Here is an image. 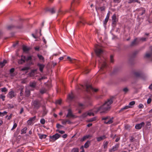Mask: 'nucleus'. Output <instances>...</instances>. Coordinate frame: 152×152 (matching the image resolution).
Wrapping results in <instances>:
<instances>
[{
  "mask_svg": "<svg viewBox=\"0 0 152 152\" xmlns=\"http://www.w3.org/2000/svg\"><path fill=\"white\" fill-rule=\"evenodd\" d=\"M146 126H149V128H150V126H151V124L150 122L148 121L146 123Z\"/></svg>",
  "mask_w": 152,
  "mask_h": 152,
  "instance_id": "62",
  "label": "nucleus"
},
{
  "mask_svg": "<svg viewBox=\"0 0 152 152\" xmlns=\"http://www.w3.org/2000/svg\"><path fill=\"white\" fill-rule=\"evenodd\" d=\"M99 9L101 11H102L105 10V7L104 6H102L100 7Z\"/></svg>",
  "mask_w": 152,
  "mask_h": 152,
  "instance_id": "51",
  "label": "nucleus"
},
{
  "mask_svg": "<svg viewBox=\"0 0 152 152\" xmlns=\"http://www.w3.org/2000/svg\"><path fill=\"white\" fill-rule=\"evenodd\" d=\"M36 86V83L35 82H30V86L32 88H34Z\"/></svg>",
  "mask_w": 152,
  "mask_h": 152,
  "instance_id": "31",
  "label": "nucleus"
},
{
  "mask_svg": "<svg viewBox=\"0 0 152 152\" xmlns=\"http://www.w3.org/2000/svg\"><path fill=\"white\" fill-rule=\"evenodd\" d=\"M36 118V116H34L32 118H31L29 119L28 120H30L31 122H33L35 120Z\"/></svg>",
  "mask_w": 152,
  "mask_h": 152,
  "instance_id": "59",
  "label": "nucleus"
},
{
  "mask_svg": "<svg viewBox=\"0 0 152 152\" xmlns=\"http://www.w3.org/2000/svg\"><path fill=\"white\" fill-rule=\"evenodd\" d=\"M38 136L39 138L40 139H42L43 138L45 139L47 137L46 135L41 134H38Z\"/></svg>",
  "mask_w": 152,
  "mask_h": 152,
  "instance_id": "27",
  "label": "nucleus"
},
{
  "mask_svg": "<svg viewBox=\"0 0 152 152\" xmlns=\"http://www.w3.org/2000/svg\"><path fill=\"white\" fill-rule=\"evenodd\" d=\"M79 107L80 108L84 109L86 107V106L82 104L79 103Z\"/></svg>",
  "mask_w": 152,
  "mask_h": 152,
  "instance_id": "35",
  "label": "nucleus"
},
{
  "mask_svg": "<svg viewBox=\"0 0 152 152\" xmlns=\"http://www.w3.org/2000/svg\"><path fill=\"white\" fill-rule=\"evenodd\" d=\"M96 118L94 117L93 118H90L89 119H88V121L89 122H92V121H96Z\"/></svg>",
  "mask_w": 152,
  "mask_h": 152,
  "instance_id": "41",
  "label": "nucleus"
},
{
  "mask_svg": "<svg viewBox=\"0 0 152 152\" xmlns=\"http://www.w3.org/2000/svg\"><path fill=\"white\" fill-rule=\"evenodd\" d=\"M67 59H68L72 63H75L77 61L75 59H72L69 56L67 57Z\"/></svg>",
  "mask_w": 152,
  "mask_h": 152,
  "instance_id": "24",
  "label": "nucleus"
},
{
  "mask_svg": "<svg viewBox=\"0 0 152 152\" xmlns=\"http://www.w3.org/2000/svg\"><path fill=\"white\" fill-rule=\"evenodd\" d=\"M5 96L4 95L2 94L0 95V98L3 101L5 100Z\"/></svg>",
  "mask_w": 152,
  "mask_h": 152,
  "instance_id": "47",
  "label": "nucleus"
},
{
  "mask_svg": "<svg viewBox=\"0 0 152 152\" xmlns=\"http://www.w3.org/2000/svg\"><path fill=\"white\" fill-rule=\"evenodd\" d=\"M75 115L72 113V110L70 109L68 110V113L66 116V117L70 118H74L75 117Z\"/></svg>",
  "mask_w": 152,
  "mask_h": 152,
  "instance_id": "5",
  "label": "nucleus"
},
{
  "mask_svg": "<svg viewBox=\"0 0 152 152\" xmlns=\"http://www.w3.org/2000/svg\"><path fill=\"white\" fill-rule=\"evenodd\" d=\"M41 101L38 99H36L32 101L31 105L34 109L38 110L41 106Z\"/></svg>",
  "mask_w": 152,
  "mask_h": 152,
  "instance_id": "2",
  "label": "nucleus"
},
{
  "mask_svg": "<svg viewBox=\"0 0 152 152\" xmlns=\"http://www.w3.org/2000/svg\"><path fill=\"white\" fill-rule=\"evenodd\" d=\"M90 71V70L89 69L87 68H86L85 70H84V73L85 74H88V73Z\"/></svg>",
  "mask_w": 152,
  "mask_h": 152,
  "instance_id": "42",
  "label": "nucleus"
},
{
  "mask_svg": "<svg viewBox=\"0 0 152 152\" xmlns=\"http://www.w3.org/2000/svg\"><path fill=\"white\" fill-rule=\"evenodd\" d=\"M134 75L137 77H141L142 75L141 73L139 72H135Z\"/></svg>",
  "mask_w": 152,
  "mask_h": 152,
  "instance_id": "30",
  "label": "nucleus"
},
{
  "mask_svg": "<svg viewBox=\"0 0 152 152\" xmlns=\"http://www.w3.org/2000/svg\"><path fill=\"white\" fill-rule=\"evenodd\" d=\"M15 92L12 91L9 92L8 96L10 98L12 99L13 97H15Z\"/></svg>",
  "mask_w": 152,
  "mask_h": 152,
  "instance_id": "14",
  "label": "nucleus"
},
{
  "mask_svg": "<svg viewBox=\"0 0 152 152\" xmlns=\"http://www.w3.org/2000/svg\"><path fill=\"white\" fill-rule=\"evenodd\" d=\"M86 22L83 20L82 21L79 22L77 23V25L78 26H83L85 25Z\"/></svg>",
  "mask_w": 152,
  "mask_h": 152,
  "instance_id": "26",
  "label": "nucleus"
},
{
  "mask_svg": "<svg viewBox=\"0 0 152 152\" xmlns=\"http://www.w3.org/2000/svg\"><path fill=\"white\" fill-rule=\"evenodd\" d=\"M135 2H137L139 3H140V2L138 1V0H129L128 3L130 4Z\"/></svg>",
  "mask_w": 152,
  "mask_h": 152,
  "instance_id": "33",
  "label": "nucleus"
},
{
  "mask_svg": "<svg viewBox=\"0 0 152 152\" xmlns=\"http://www.w3.org/2000/svg\"><path fill=\"white\" fill-rule=\"evenodd\" d=\"M151 56L152 57V53H146L145 56V57L148 58Z\"/></svg>",
  "mask_w": 152,
  "mask_h": 152,
  "instance_id": "38",
  "label": "nucleus"
},
{
  "mask_svg": "<svg viewBox=\"0 0 152 152\" xmlns=\"http://www.w3.org/2000/svg\"><path fill=\"white\" fill-rule=\"evenodd\" d=\"M40 123L42 124H44L45 123V120L44 119H42L40 120Z\"/></svg>",
  "mask_w": 152,
  "mask_h": 152,
  "instance_id": "55",
  "label": "nucleus"
},
{
  "mask_svg": "<svg viewBox=\"0 0 152 152\" xmlns=\"http://www.w3.org/2000/svg\"><path fill=\"white\" fill-rule=\"evenodd\" d=\"M7 62V61L6 60H4L3 62H0V66L1 67H3Z\"/></svg>",
  "mask_w": 152,
  "mask_h": 152,
  "instance_id": "29",
  "label": "nucleus"
},
{
  "mask_svg": "<svg viewBox=\"0 0 152 152\" xmlns=\"http://www.w3.org/2000/svg\"><path fill=\"white\" fill-rule=\"evenodd\" d=\"M87 115H89V116H94V114L93 112H88L87 113Z\"/></svg>",
  "mask_w": 152,
  "mask_h": 152,
  "instance_id": "52",
  "label": "nucleus"
},
{
  "mask_svg": "<svg viewBox=\"0 0 152 152\" xmlns=\"http://www.w3.org/2000/svg\"><path fill=\"white\" fill-rule=\"evenodd\" d=\"M23 49L24 52H26L29 50V49L26 46H23Z\"/></svg>",
  "mask_w": 152,
  "mask_h": 152,
  "instance_id": "40",
  "label": "nucleus"
},
{
  "mask_svg": "<svg viewBox=\"0 0 152 152\" xmlns=\"http://www.w3.org/2000/svg\"><path fill=\"white\" fill-rule=\"evenodd\" d=\"M14 27V26L13 25H9L7 27V29L8 30H10L13 28Z\"/></svg>",
  "mask_w": 152,
  "mask_h": 152,
  "instance_id": "37",
  "label": "nucleus"
},
{
  "mask_svg": "<svg viewBox=\"0 0 152 152\" xmlns=\"http://www.w3.org/2000/svg\"><path fill=\"white\" fill-rule=\"evenodd\" d=\"M47 112L45 110H43V113H42V115L43 116H44L46 115L47 113Z\"/></svg>",
  "mask_w": 152,
  "mask_h": 152,
  "instance_id": "63",
  "label": "nucleus"
},
{
  "mask_svg": "<svg viewBox=\"0 0 152 152\" xmlns=\"http://www.w3.org/2000/svg\"><path fill=\"white\" fill-rule=\"evenodd\" d=\"M56 127L58 129H61V128L64 127V126L61 125L59 124H56Z\"/></svg>",
  "mask_w": 152,
  "mask_h": 152,
  "instance_id": "45",
  "label": "nucleus"
},
{
  "mask_svg": "<svg viewBox=\"0 0 152 152\" xmlns=\"http://www.w3.org/2000/svg\"><path fill=\"white\" fill-rule=\"evenodd\" d=\"M113 118L110 119V118L108 119L107 121H105L104 122V123L106 124H110L112 123L113 122Z\"/></svg>",
  "mask_w": 152,
  "mask_h": 152,
  "instance_id": "19",
  "label": "nucleus"
},
{
  "mask_svg": "<svg viewBox=\"0 0 152 152\" xmlns=\"http://www.w3.org/2000/svg\"><path fill=\"white\" fill-rule=\"evenodd\" d=\"M17 124L16 123H15L13 125V126L12 129V130H13L15 129L17 126Z\"/></svg>",
  "mask_w": 152,
  "mask_h": 152,
  "instance_id": "60",
  "label": "nucleus"
},
{
  "mask_svg": "<svg viewBox=\"0 0 152 152\" xmlns=\"http://www.w3.org/2000/svg\"><path fill=\"white\" fill-rule=\"evenodd\" d=\"M32 60V57L31 56H28L27 58H26V61H31Z\"/></svg>",
  "mask_w": 152,
  "mask_h": 152,
  "instance_id": "50",
  "label": "nucleus"
},
{
  "mask_svg": "<svg viewBox=\"0 0 152 152\" xmlns=\"http://www.w3.org/2000/svg\"><path fill=\"white\" fill-rule=\"evenodd\" d=\"M95 51L97 56L99 57L103 52V51L102 49L97 45L95 46Z\"/></svg>",
  "mask_w": 152,
  "mask_h": 152,
  "instance_id": "4",
  "label": "nucleus"
},
{
  "mask_svg": "<svg viewBox=\"0 0 152 152\" xmlns=\"http://www.w3.org/2000/svg\"><path fill=\"white\" fill-rule=\"evenodd\" d=\"M145 125V123L144 122H142L140 124H136L135 126V128L138 129H141L142 126H144Z\"/></svg>",
  "mask_w": 152,
  "mask_h": 152,
  "instance_id": "12",
  "label": "nucleus"
},
{
  "mask_svg": "<svg viewBox=\"0 0 152 152\" xmlns=\"http://www.w3.org/2000/svg\"><path fill=\"white\" fill-rule=\"evenodd\" d=\"M37 71V69H33L31 70V72L29 73V75L30 77H32L34 75L35 73Z\"/></svg>",
  "mask_w": 152,
  "mask_h": 152,
  "instance_id": "23",
  "label": "nucleus"
},
{
  "mask_svg": "<svg viewBox=\"0 0 152 152\" xmlns=\"http://www.w3.org/2000/svg\"><path fill=\"white\" fill-rule=\"evenodd\" d=\"M107 138V137L105 135H103L96 138V140L98 142H100Z\"/></svg>",
  "mask_w": 152,
  "mask_h": 152,
  "instance_id": "17",
  "label": "nucleus"
},
{
  "mask_svg": "<svg viewBox=\"0 0 152 152\" xmlns=\"http://www.w3.org/2000/svg\"><path fill=\"white\" fill-rule=\"evenodd\" d=\"M37 66L39 67L40 71L41 72H42L43 71V69L45 67V65L43 64L38 63L37 64Z\"/></svg>",
  "mask_w": 152,
  "mask_h": 152,
  "instance_id": "15",
  "label": "nucleus"
},
{
  "mask_svg": "<svg viewBox=\"0 0 152 152\" xmlns=\"http://www.w3.org/2000/svg\"><path fill=\"white\" fill-rule=\"evenodd\" d=\"M112 24L114 25H116V15L115 14H114L112 17Z\"/></svg>",
  "mask_w": 152,
  "mask_h": 152,
  "instance_id": "16",
  "label": "nucleus"
},
{
  "mask_svg": "<svg viewBox=\"0 0 152 152\" xmlns=\"http://www.w3.org/2000/svg\"><path fill=\"white\" fill-rule=\"evenodd\" d=\"M47 91V89L44 87H42L40 89L39 92L41 94L45 93Z\"/></svg>",
  "mask_w": 152,
  "mask_h": 152,
  "instance_id": "21",
  "label": "nucleus"
},
{
  "mask_svg": "<svg viewBox=\"0 0 152 152\" xmlns=\"http://www.w3.org/2000/svg\"><path fill=\"white\" fill-rule=\"evenodd\" d=\"M30 94V91L29 90H26L25 91V94L26 96L28 97L29 96Z\"/></svg>",
  "mask_w": 152,
  "mask_h": 152,
  "instance_id": "36",
  "label": "nucleus"
},
{
  "mask_svg": "<svg viewBox=\"0 0 152 152\" xmlns=\"http://www.w3.org/2000/svg\"><path fill=\"white\" fill-rule=\"evenodd\" d=\"M135 104V102L134 101H132L130 102L129 103V106H126L125 107L122 108L120 110V112H121L122 111H123L125 110H126L130 108H131V107L130 106H132L134 105Z\"/></svg>",
  "mask_w": 152,
  "mask_h": 152,
  "instance_id": "6",
  "label": "nucleus"
},
{
  "mask_svg": "<svg viewBox=\"0 0 152 152\" xmlns=\"http://www.w3.org/2000/svg\"><path fill=\"white\" fill-rule=\"evenodd\" d=\"M147 39L146 38L142 37L140 38V40L142 41H146Z\"/></svg>",
  "mask_w": 152,
  "mask_h": 152,
  "instance_id": "53",
  "label": "nucleus"
},
{
  "mask_svg": "<svg viewBox=\"0 0 152 152\" xmlns=\"http://www.w3.org/2000/svg\"><path fill=\"white\" fill-rule=\"evenodd\" d=\"M138 107L139 108H143L144 107V106L142 104H139Z\"/></svg>",
  "mask_w": 152,
  "mask_h": 152,
  "instance_id": "61",
  "label": "nucleus"
},
{
  "mask_svg": "<svg viewBox=\"0 0 152 152\" xmlns=\"http://www.w3.org/2000/svg\"><path fill=\"white\" fill-rule=\"evenodd\" d=\"M61 103V100H58L56 101V103L57 104H60Z\"/></svg>",
  "mask_w": 152,
  "mask_h": 152,
  "instance_id": "54",
  "label": "nucleus"
},
{
  "mask_svg": "<svg viewBox=\"0 0 152 152\" xmlns=\"http://www.w3.org/2000/svg\"><path fill=\"white\" fill-rule=\"evenodd\" d=\"M62 124L63 125H66L67 123L68 124H70L72 122L69 119H61Z\"/></svg>",
  "mask_w": 152,
  "mask_h": 152,
  "instance_id": "11",
  "label": "nucleus"
},
{
  "mask_svg": "<svg viewBox=\"0 0 152 152\" xmlns=\"http://www.w3.org/2000/svg\"><path fill=\"white\" fill-rule=\"evenodd\" d=\"M1 91L2 92H5V94H6L7 91V89L6 88L4 87L3 88H1Z\"/></svg>",
  "mask_w": 152,
  "mask_h": 152,
  "instance_id": "39",
  "label": "nucleus"
},
{
  "mask_svg": "<svg viewBox=\"0 0 152 152\" xmlns=\"http://www.w3.org/2000/svg\"><path fill=\"white\" fill-rule=\"evenodd\" d=\"M27 128L26 127H24L21 130V134H25L26 132V130Z\"/></svg>",
  "mask_w": 152,
  "mask_h": 152,
  "instance_id": "34",
  "label": "nucleus"
},
{
  "mask_svg": "<svg viewBox=\"0 0 152 152\" xmlns=\"http://www.w3.org/2000/svg\"><path fill=\"white\" fill-rule=\"evenodd\" d=\"M119 144H116L115 146H113L112 148L109 149V151L110 152H112L116 151L119 148Z\"/></svg>",
  "mask_w": 152,
  "mask_h": 152,
  "instance_id": "10",
  "label": "nucleus"
},
{
  "mask_svg": "<svg viewBox=\"0 0 152 152\" xmlns=\"http://www.w3.org/2000/svg\"><path fill=\"white\" fill-rule=\"evenodd\" d=\"M99 66L101 67L100 69L103 70L104 68H105L106 66V63L105 62L103 61L102 63L99 60Z\"/></svg>",
  "mask_w": 152,
  "mask_h": 152,
  "instance_id": "8",
  "label": "nucleus"
},
{
  "mask_svg": "<svg viewBox=\"0 0 152 152\" xmlns=\"http://www.w3.org/2000/svg\"><path fill=\"white\" fill-rule=\"evenodd\" d=\"M87 116V113H84L82 115L81 117L83 118H85Z\"/></svg>",
  "mask_w": 152,
  "mask_h": 152,
  "instance_id": "58",
  "label": "nucleus"
},
{
  "mask_svg": "<svg viewBox=\"0 0 152 152\" xmlns=\"http://www.w3.org/2000/svg\"><path fill=\"white\" fill-rule=\"evenodd\" d=\"M37 56L39 60H41L43 62L45 61L44 58L42 55L38 54Z\"/></svg>",
  "mask_w": 152,
  "mask_h": 152,
  "instance_id": "25",
  "label": "nucleus"
},
{
  "mask_svg": "<svg viewBox=\"0 0 152 152\" xmlns=\"http://www.w3.org/2000/svg\"><path fill=\"white\" fill-rule=\"evenodd\" d=\"M109 143L108 141H104L103 142V145L104 146V148L105 149H107V145Z\"/></svg>",
  "mask_w": 152,
  "mask_h": 152,
  "instance_id": "28",
  "label": "nucleus"
},
{
  "mask_svg": "<svg viewBox=\"0 0 152 152\" xmlns=\"http://www.w3.org/2000/svg\"><path fill=\"white\" fill-rule=\"evenodd\" d=\"M91 141H87V142L84 145V147L87 148H88L91 144Z\"/></svg>",
  "mask_w": 152,
  "mask_h": 152,
  "instance_id": "22",
  "label": "nucleus"
},
{
  "mask_svg": "<svg viewBox=\"0 0 152 152\" xmlns=\"http://www.w3.org/2000/svg\"><path fill=\"white\" fill-rule=\"evenodd\" d=\"M91 137V136L90 135H86L83 136V137L80 140V141L82 142H83L89 138V137Z\"/></svg>",
  "mask_w": 152,
  "mask_h": 152,
  "instance_id": "20",
  "label": "nucleus"
},
{
  "mask_svg": "<svg viewBox=\"0 0 152 152\" xmlns=\"http://www.w3.org/2000/svg\"><path fill=\"white\" fill-rule=\"evenodd\" d=\"M85 88L86 90V91L90 93H91L92 92H96L98 91V89H94L92 87L91 85L87 84L85 86Z\"/></svg>",
  "mask_w": 152,
  "mask_h": 152,
  "instance_id": "3",
  "label": "nucleus"
},
{
  "mask_svg": "<svg viewBox=\"0 0 152 152\" xmlns=\"http://www.w3.org/2000/svg\"><path fill=\"white\" fill-rule=\"evenodd\" d=\"M7 112L6 111H4L3 113L0 112V116H2L4 115H5L7 114Z\"/></svg>",
  "mask_w": 152,
  "mask_h": 152,
  "instance_id": "44",
  "label": "nucleus"
},
{
  "mask_svg": "<svg viewBox=\"0 0 152 152\" xmlns=\"http://www.w3.org/2000/svg\"><path fill=\"white\" fill-rule=\"evenodd\" d=\"M56 131L61 134H63L65 133V131H60L58 130H57Z\"/></svg>",
  "mask_w": 152,
  "mask_h": 152,
  "instance_id": "57",
  "label": "nucleus"
},
{
  "mask_svg": "<svg viewBox=\"0 0 152 152\" xmlns=\"http://www.w3.org/2000/svg\"><path fill=\"white\" fill-rule=\"evenodd\" d=\"M46 11H49L51 14H53L55 12V10L54 7L49 8H47L46 10Z\"/></svg>",
  "mask_w": 152,
  "mask_h": 152,
  "instance_id": "18",
  "label": "nucleus"
},
{
  "mask_svg": "<svg viewBox=\"0 0 152 152\" xmlns=\"http://www.w3.org/2000/svg\"><path fill=\"white\" fill-rule=\"evenodd\" d=\"M72 152H79V149L77 148H73L72 151Z\"/></svg>",
  "mask_w": 152,
  "mask_h": 152,
  "instance_id": "43",
  "label": "nucleus"
},
{
  "mask_svg": "<svg viewBox=\"0 0 152 152\" xmlns=\"http://www.w3.org/2000/svg\"><path fill=\"white\" fill-rule=\"evenodd\" d=\"M113 102L112 99H108L107 101L101 106L99 107H96L93 109V112L96 113L98 112L100 113L104 112L109 110L110 108V104Z\"/></svg>",
  "mask_w": 152,
  "mask_h": 152,
  "instance_id": "1",
  "label": "nucleus"
},
{
  "mask_svg": "<svg viewBox=\"0 0 152 152\" xmlns=\"http://www.w3.org/2000/svg\"><path fill=\"white\" fill-rule=\"evenodd\" d=\"M110 118V117L109 116H107L104 117H103L102 118V120L107 121L108 119Z\"/></svg>",
  "mask_w": 152,
  "mask_h": 152,
  "instance_id": "46",
  "label": "nucleus"
},
{
  "mask_svg": "<svg viewBox=\"0 0 152 152\" xmlns=\"http://www.w3.org/2000/svg\"><path fill=\"white\" fill-rule=\"evenodd\" d=\"M139 42V41L136 38L132 42L130 46L131 47H133L136 45L138 44Z\"/></svg>",
  "mask_w": 152,
  "mask_h": 152,
  "instance_id": "9",
  "label": "nucleus"
},
{
  "mask_svg": "<svg viewBox=\"0 0 152 152\" xmlns=\"http://www.w3.org/2000/svg\"><path fill=\"white\" fill-rule=\"evenodd\" d=\"M61 136V135L58 133H56L55 135H54L52 136H50V138L52 140L55 141L58 139Z\"/></svg>",
  "mask_w": 152,
  "mask_h": 152,
  "instance_id": "7",
  "label": "nucleus"
},
{
  "mask_svg": "<svg viewBox=\"0 0 152 152\" xmlns=\"http://www.w3.org/2000/svg\"><path fill=\"white\" fill-rule=\"evenodd\" d=\"M28 69L29 68L28 67H25L22 68V69H21V70L23 71H24L25 70H28Z\"/></svg>",
  "mask_w": 152,
  "mask_h": 152,
  "instance_id": "56",
  "label": "nucleus"
},
{
  "mask_svg": "<svg viewBox=\"0 0 152 152\" xmlns=\"http://www.w3.org/2000/svg\"><path fill=\"white\" fill-rule=\"evenodd\" d=\"M110 62L112 63H113L114 62L113 56V55H111L110 56Z\"/></svg>",
  "mask_w": 152,
  "mask_h": 152,
  "instance_id": "48",
  "label": "nucleus"
},
{
  "mask_svg": "<svg viewBox=\"0 0 152 152\" xmlns=\"http://www.w3.org/2000/svg\"><path fill=\"white\" fill-rule=\"evenodd\" d=\"M74 98L73 94L72 93L70 94H69L68 96V98L70 100Z\"/></svg>",
  "mask_w": 152,
  "mask_h": 152,
  "instance_id": "32",
  "label": "nucleus"
},
{
  "mask_svg": "<svg viewBox=\"0 0 152 152\" xmlns=\"http://www.w3.org/2000/svg\"><path fill=\"white\" fill-rule=\"evenodd\" d=\"M130 142H132L134 141V138L133 136H132L129 137Z\"/></svg>",
  "mask_w": 152,
  "mask_h": 152,
  "instance_id": "49",
  "label": "nucleus"
},
{
  "mask_svg": "<svg viewBox=\"0 0 152 152\" xmlns=\"http://www.w3.org/2000/svg\"><path fill=\"white\" fill-rule=\"evenodd\" d=\"M137 10L138 11H141V12L139 13V15H142L144 14L145 12V8L143 7H141L138 9H137Z\"/></svg>",
  "mask_w": 152,
  "mask_h": 152,
  "instance_id": "13",
  "label": "nucleus"
},
{
  "mask_svg": "<svg viewBox=\"0 0 152 152\" xmlns=\"http://www.w3.org/2000/svg\"><path fill=\"white\" fill-rule=\"evenodd\" d=\"M123 91L126 93L128 91V89L127 88H125L123 89Z\"/></svg>",
  "mask_w": 152,
  "mask_h": 152,
  "instance_id": "64",
  "label": "nucleus"
}]
</instances>
